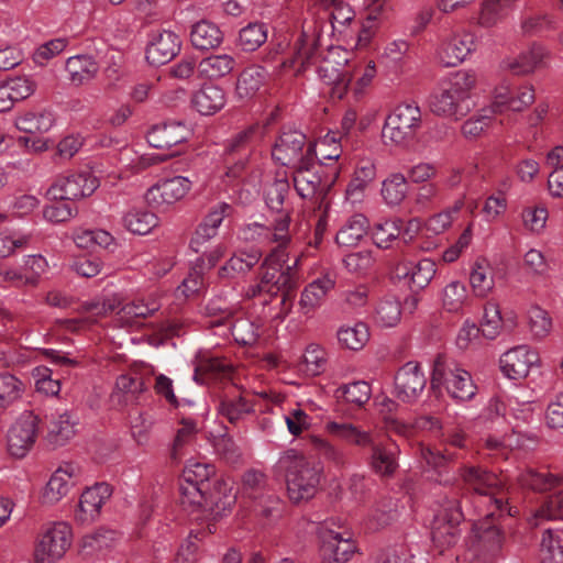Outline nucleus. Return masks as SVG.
<instances>
[{
  "instance_id": "f257e3e1",
  "label": "nucleus",
  "mask_w": 563,
  "mask_h": 563,
  "mask_svg": "<svg viewBox=\"0 0 563 563\" xmlns=\"http://www.w3.org/2000/svg\"><path fill=\"white\" fill-rule=\"evenodd\" d=\"M228 483L216 476V467L208 463L189 462L183 471L179 504L194 520L206 521L209 533L214 523L225 516L235 503Z\"/></svg>"
},
{
  "instance_id": "f03ea898",
  "label": "nucleus",
  "mask_w": 563,
  "mask_h": 563,
  "mask_svg": "<svg viewBox=\"0 0 563 563\" xmlns=\"http://www.w3.org/2000/svg\"><path fill=\"white\" fill-rule=\"evenodd\" d=\"M327 2L333 5L331 12L327 9L310 11L309 16L302 22L301 33L296 41L297 57L301 58L302 65L311 63L316 52L322 46V35L328 22L332 30L342 32L341 27L350 24L355 18L354 11L342 0Z\"/></svg>"
},
{
  "instance_id": "7ed1b4c3",
  "label": "nucleus",
  "mask_w": 563,
  "mask_h": 563,
  "mask_svg": "<svg viewBox=\"0 0 563 563\" xmlns=\"http://www.w3.org/2000/svg\"><path fill=\"white\" fill-rule=\"evenodd\" d=\"M296 64H299L297 71H303L310 65L318 64V76L325 85L330 86L329 93L331 98L341 100L346 95L352 80V71L349 66V52L346 49L340 46H330L325 54H322L320 46L312 62L302 65L301 58L297 57L295 44L294 56L282 60L279 66L282 68H292Z\"/></svg>"
},
{
  "instance_id": "20e7f679",
  "label": "nucleus",
  "mask_w": 563,
  "mask_h": 563,
  "mask_svg": "<svg viewBox=\"0 0 563 563\" xmlns=\"http://www.w3.org/2000/svg\"><path fill=\"white\" fill-rule=\"evenodd\" d=\"M316 148L314 145L308 144L306 147V157L301 159L300 164L292 169V181L297 194L303 198L316 197L318 208L324 207V213L329 208L327 195L333 184L339 177V167L332 166L329 172L321 162L314 161Z\"/></svg>"
},
{
  "instance_id": "39448f33",
  "label": "nucleus",
  "mask_w": 563,
  "mask_h": 563,
  "mask_svg": "<svg viewBox=\"0 0 563 563\" xmlns=\"http://www.w3.org/2000/svg\"><path fill=\"white\" fill-rule=\"evenodd\" d=\"M276 468L285 473L287 493L294 504L311 499L318 489L322 468L295 449L285 451Z\"/></svg>"
},
{
  "instance_id": "423d86ee",
  "label": "nucleus",
  "mask_w": 563,
  "mask_h": 563,
  "mask_svg": "<svg viewBox=\"0 0 563 563\" xmlns=\"http://www.w3.org/2000/svg\"><path fill=\"white\" fill-rule=\"evenodd\" d=\"M475 81V75L471 71L455 73L440 91L431 96L432 113L456 121L467 115L474 107L470 99V91L474 88Z\"/></svg>"
},
{
  "instance_id": "0eeeda50",
  "label": "nucleus",
  "mask_w": 563,
  "mask_h": 563,
  "mask_svg": "<svg viewBox=\"0 0 563 563\" xmlns=\"http://www.w3.org/2000/svg\"><path fill=\"white\" fill-rule=\"evenodd\" d=\"M260 140L261 128L252 124L225 142L222 159L227 177L238 179L244 175Z\"/></svg>"
},
{
  "instance_id": "6e6552de",
  "label": "nucleus",
  "mask_w": 563,
  "mask_h": 563,
  "mask_svg": "<svg viewBox=\"0 0 563 563\" xmlns=\"http://www.w3.org/2000/svg\"><path fill=\"white\" fill-rule=\"evenodd\" d=\"M430 386L433 391H440L444 386L449 395L459 401L470 400L476 394L471 374L441 355L434 361Z\"/></svg>"
},
{
  "instance_id": "1a4fd4ad",
  "label": "nucleus",
  "mask_w": 563,
  "mask_h": 563,
  "mask_svg": "<svg viewBox=\"0 0 563 563\" xmlns=\"http://www.w3.org/2000/svg\"><path fill=\"white\" fill-rule=\"evenodd\" d=\"M500 517L501 514L496 517L490 512L473 526L470 551L483 563L493 562L501 552L505 533L499 521Z\"/></svg>"
},
{
  "instance_id": "9d476101",
  "label": "nucleus",
  "mask_w": 563,
  "mask_h": 563,
  "mask_svg": "<svg viewBox=\"0 0 563 563\" xmlns=\"http://www.w3.org/2000/svg\"><path fill=\"white\" fill-rule=\"evenodd\" d=\"M463 512L457 499L448 500L437 512L431 527V540L440 554L453 548L460 540Z\"/></svg>"
},
{
  "instance_id": "9b49d317",
  "label": "nucleus",
  "mask_w": 563,
  "mask_h": 563,
  "mask_svg": "<svg viewBox=\"0 0 563 563\" xmlns=\"http://www.w3.org/2000/svg\"><path fill=\"white\" fill-rule=\"evenodd\" d=\"M421 126V111L416 102H404L386 118L383 137L395 144L412 140Z\"/></svg>"
},
{
  "instance_id": "f8f14e48",
  "label": "nucleus",
  "mask_w": 563,
  "mask_h": 563,
  "mask_svg": "<svg viewBox=\"0 0 563 563\" xmlns=\"http://www.w3.org/2000/svg\"><path fill=\"white\" fill-rule=\"evenodd\" d=\"M99 187V180L88 172H73L59 175L47 189L51 199L75 201L91 196Z\"/></svg>"
},
{
  "instance_id": "ddd939ff",
  "label": "nucleus",
  "mask_w": 563,
  "mask_h": 563,
  "mask_svg": "<svg viewBox=\"0 0 563 563\" xmlns=\"http://www.w3.org/2000/svg\"><path fill=\"white\" fill-rule=\"evenodd\" d=\"M70 544V526L55 523L42 534L35 549V563H55L65 555Z\"/></svg>"
},
{
  "instance_id": "4468645a",
  "label": "nucleus",
  "mask_w": 563,
  "mask_h": 563,
  "mask_svg": "<svg viewBox=\"0 0 563 563\" xmlns=\"http://www.w3.org/2000/svg\"><path fill=\"white\" fill-rule=\"evenodd\" d=\"M41 419L33 411H24L7 435L8 451L18 459L24 457L35 443Z\"/></svg>"
},
{
  "instance_id": "2eb2a0df",
  "label": "nucleus",
  "mask_w": 563,
  "mask_h": 563,
  "mask_svg": "<svg viewBox=\"0 0 563 563\" xmlns=\"http://www.w3.org/2000/svg\"><path fill=\"white\" fill-rule=\"evenodd\" d=\"M395 396L402 402L412 404L422 394L427 378L417 362H407L394 378Z\"/></svg>"
},
{
  "instance_id": "dca6fc26",
  "label": "nucleus",
  "mask_w": 563,
  "mask_h": 563,
  "mask_svg": "<svg viewBox=\"0 0 563 563\" xmlns=\"http://www.w3.org/2000/svg\"><path fill=\"white\" fill-rule=\"evenodd\" d=\"M320 555L323 563H346L356 550V545L350 536L321 527Z\"/></svg>"
},
{
  "instance_id": "f3484780",
  "label": "nucleus",
  "mask_w": 563,
  "mask_h": 563,
  "mask_svg": "<svg viewBox=\"0 0 563 563\" xmlns=\"http://www.w3.org/2000/svg\"><path fill=\"white\" fill-rule=\"evenodd\" d=\"M500 369L510 379L526 378L533 366L540 365L539 353L528 345H518L500 357Z\"/></svg>"
},
{
  "instance_id": "a211bd4d",
  "label": "nucleus",
  "mask_w": 563,
  "mask_h": 563,
  "mask_svg": "<svg viewBox=\"0 0 563 563\" xmlns=\"http://www.w3.org/2000/svg\"><path fill=\"white\" fill-rule=\"evenodd\" d=\"M306 135L299 131L283 132L276 141L272 156L283 166L294 168L306 157Z\"/></svg>"
},
{
  "instance_id": "6ab92c4d",
  "label": "nucleus",
  "mask_w": 563,
  "mask_h": 563,
  "mask_svg": "<svg viewBox=\"0 0 563 563\" xmlns=\"http://www.w3.org/2000/svg\"><path fill=\"white\" fill-rule=\"evenodd\" d=\"M190 187L191 181L183 176L163 179L147 189L145 199L156 208L169 206L183 199Z\"/></svg>"
},
{
  "instance_id": "aec40b11",
  "label": "nucleus",
  "mask_w": 563,
  "mask_h": 563,
  "mask_svg": "<svg viewBox=\"0 0 563 563\" xmlns=\"http://www.w3.org/2000/svg\"><path fill=\"white\" fill-rule=\"evenodd\" d=\"M475 49L474 35L468 32L445 35L438 48V59L445 67H455Z\"/></svg>"
},
{
  "instance_id": "412c9836",
  "label": "nucleus",
  "mask_w": 563,
  "mask_h": 563,
  "mask_svg": "<svg viewBox=\"0 0 563 563\" xmlns=\"http://www.w3.org/2000/svg\"><path fill=\"white\" fill-rule=\"evenodd\" d=\"M180 49L179 37L170 31H158L152 34L146 47V59L153 66H162L170 62Z\"/></svg>"
},
{
  "instance_id": "4be33fe9",
  "label": "nucleus",
  "mask_w": 563,
  "mask_h": 563,
  "mask_svg": "<svg viewBox=\"0 0 563 563\" xmlns=\"http://www.w3.org/2000/svg\"><path fill=\"white\" fill-rule=\"evenodd\" d=\"M289 191L290 185L286 173L283 175L277 173L274 181L267 185L264 191V198L267 208L277 214L274 221H278L287 217L288 227L291 222V208H287L285 203Z\"/></svg>"
},
{
  "instance_id": "5701e85b",
  "label": "nucleus",
  "mask_w": 563,
  "mask_h": 563,
  "mask_svg": "<svg viewBox=\"0 0 563 563\" xmlns=\"http://www.w3.org/2000/svg\"><path fill=\"white\" fill-rule=\"evenodd\" d=\"M268 231L273 230L271 241L277 243V246L267 254L262 262L263 267L277 268L279 271L285 269L288 254L286 247L291 241L288 229L287 217L282 220L274 221L272 228H266Z\"/></svg>"
},
{
  "instance_id": "b1692460",
  "label": "nucleus",
  "mask_w": 563,
  "mask_h": 563,
  "mask_svg": "<svg viewBox=\"0 0 563 563\" xmlns=\"http://www.w3.org/2000/svg\"><path fill=\"white\" fill-rule=\"evenodd\" d=\"M189 131L181 122H166L154 125L146 135L151 146L161 150H168L177 144L187 141Z\"/></svg>"
},
{
  "instance_id": "393cba45",
  "label": "nucleus",
  "mask_w": 563,
  "mask_h": 563,
  "mask_svg": "<svg viewBox=\"0 0 563 563\" xmlns=\"http://www.w3.org/2000/svg\"><path fill=\"white\" fill-rule=\"evenodd\" d=\"M36 84L27 77H14L0 82V112L9 111L18 101L35 91Z\"/></svg>"
},
{
  "instance_id": "a878e982",
  "label": "nucleus",
  "mask_w": 563,
  "mask_h": 563,
  "mask_svg": "<svg viewBox=\"0 0 563 563\" xmlns=\"http://www.w3.org/2000/svg\"><path fill=\"white\" fill-rule=\"evenodd\" d=\"M112 487L107 483H97L87 488L79 500V520H93L100 512L102 505L111 497Z\"/></svg>"
},
{
  "instance_id": "bb28decb",
  "label": "nucleus",
  "mask_w": 563,
  "mask_h": 563,
  "mask_svg": "<svg viewBox=\"0 0 563 563\" xmlns=\"http://www.w3.org/2000/svg\"><path fill=\"white\" fill-rule=\"evenodd\" d=\"M227 102L224 90L213 84H205L191 98L194 108L203 115L220 111Z\"/></svg>"
},
{
  "instance_id": "cd10ccee",
  "label": "nucleus",
  "mask_w": 563,
  "mask_h": 563,
  "mask_svg": "<svg viewBox=\"0 0 563 563\" xmlns=\"http://www.w3.org/2000/svg\"><path fill=\"white\" fill-rule=\"evenodd\" d=\"M369 221L362 213H355L346 219L335 235V242L341 247H354L367 235Z\"/></svg>"
},
{
  "instance_id": "c85d7f7f",
  "label": "nucleus",
  "mask_w": 563,
  "mask_h": 563,
  "mask_svg": "<svg viewBox=\"0 0 563 563\" xmlns=\"http://www.w3.org/2000/svg\"><path fill=\"white\" fill-rule=\"evenodd\" d=\"M190 42L197 49H213L222 44L223 33L216 23L201 20L191 27Z\"/></svg>"
},
{
  "instance_id": "c756f323",
  "label": "nucleus",
  "mask_w": 563,
  "mask_h": 563,
  "mask_svg": "<svg viewBox=\"0 0 563 563\" xmlns=\"http://www.w3.org/2000/svg\"><path fill=\"white\" fill-rule=\"evenodd\" d=\"M235 66L236 60L232 55H210L199 62L197 71L202 78L217 80L231 74Z\"/></svg>"
},
{
  "instance_id": "7c9ffc66",
  "label": "nucleus",
  "mask_w": 563,
  "mask_h": 563,
  "mask_svg": "<svg viewBox=\"0 0 563 563\" xmlns=\"http://www.w3.org/2000/svg\"><path fill=\"white\" fill-rule=\"evenodd\" d=\"M98 70V63L90 55H76L66 60L68 78L75 86L84 85L93 79Z\"/></svg>"
},
{
  "instance_id": "2f4dec72",
  "label": "nucleus",
  "mask_w": 563,
  "mask_h": 563,
  "mask_svg": "<svg viewBox=\"0 0 563 563\" xmlns=\"http://www.w3.org/2000/svg\"><path fill=\"white\" fill-rule=\"evenodd\" d=\"M268 73L260 65H251L242 70L236 81V93L242 99H250L256 95L265 84Z\"/></svg>"
},
{
  "instance_id": "473e14b6",
  "label": "nucleus",
  "mask_w": 563,
  "mask_h": 563,
  "mask_svg": "<svg viewBox=\"0 0 563 563\" xmlns=\"http://www.w3.org/2000/svg\"><path fill=\"white\" fill-rule=\"evenodd\" d=\"M369 449V465L373 471L380 476H393L398 467L395 448L374 441Z\"/></svg>"
},
{
  "instance_id": "72a5a7b5",
  "label": "nucleus",
  "mask_w": 563,
  "mask_h": 563,
  "mask_svg": "<svg viewBox=\"0 0 563 563\" xmlns=\"http://www.w3.org/2000/svg\"><path fill=\"white\" fill-rule=\"evenodd\" d=\"M334 287V280L324 275L307 285L301 292L299 305L305 313L313 311L324 300L329 290Z\"/></svg>"
},
{
  "instance_id": "f704fd0d",
  "label": "nucleus",
  "mask_w": 563,
  "mask_h": 563,
  "mask_svg": "<svg viewBox=\"0 0 563 563\" xmlns=\"http://www.w3.org/2000/svg\"><path fill=\"white\" fill-rule=\"evenodd\" d=\"M55 118L51 111H27L15 119L18 130L29 134H43L54 125Z\"/></svg>"
},
{
  "instance_id": "c9c22d12",
  "label": "nucleus",
  "mask_w": 563,
  "mask_h": 563,
  "mask_svg": "<svg viewBox=\"0 0 563 563\" xmlns=\"http://www.w3.org/2000/svg\"><path fill=\"white\" fill-rule=\"evenodd\" d=\"M460 476L467 487L479 495H488L489 489L496 485V476L481 467L470 466L460 470Z\"/></svg>"
},
{
  "instance_id": "e433bc0d",
  "label": "nucleus",
  "mask_w": 563,
  "mask_h": 563,
  "mask_svg": "<svg viewBox=\"0 0 563 563\" xmlns=\"http://www.w3.org/2000/svg\"><path fill=\"white\" fill-rule=\"evenodd\" d=\"M521 487L533 492H547L558 484V477L545 468L537 470L527 467L517 477Z\"/></svg>"
},
{
  "instance_id": "4c0bfd02",
  "label": "nucleus",
  "mask_w": 563,
  "mask_h": 563,
  "mask_svg": "<svg viewBox=\"0 0 563 563\" xmlns=\"http://www.w3.org/2000/svg\"><path fill=\"white\" fill-rule=\"evenodd\" d=\"M76 421L68 412L60 413L52 421L46 440L52 448L65 445L75 435Z\"/></svg>"
},
{
  "instance_id": "58836bf2",
  "label": "nucleus",
  "mask_w": 563,
  "mask_h": 563,
  "mask_svg": "<svg viewBox=\"0 0 563 563\" xmlns=\"http://www.w3.org/2000/svg\"><path fill=\"white\" fill-rule=\"evenodd\" d=\"M267 25L263 22H251L239 32L236 45L243 52H255L267 41Z\"/></svg>"
},
{
  "instance_id": "ea45409f",
  "label": "nucleus",
  "mask_w": 563,
  "mask_h": 563,
  "mask_svg": "<svg viewBox=\"0 0 563 563\" xmlns=\"http://www.w3.org/2000/svg\"><path fill=\"white\" fill-rule=\"evenodd\" d=\"M71 473L67 468L59 467L49 478L43 493V501L55 504L66 496L73 485Z\"/></svg>"
},
{
  "instance_id": "a19ab883",
  "label": "nucleus",
  "mask_w": 563,
  "mask_h": 563,
  "mask_svg": "<svg viewBox=\"0 0 563 563\" xmlns=\"http://www.w3.org/2000/svg\"><path fill=\"white\" fill-rule=\"evenodd\" d=\"M218 411L228 419L230 423H236L246 415L254 411L253 402L243 396L229 397L224 396L219 404Z\"/></svg>"
},
{
  "instance_id": "79ce46f5",
  "label": "nucleus",
  "mask_w": 563,
  "mask_h": 563,
  "mask_svg": "<svg viewBox=\"0 0 563 563\" xmlns=\"http://www.w3.org/2000/svg\"><path fill=\"white\" fill-rule=\"evenodd\" d=\"M547 51L543 46L533 44L531 48L507 63V67L515 75L532 73L543 60Z\"/></svg>"
},
{
  "instance_id": "37998d69",
  "label": "nucleus",
  "mask_w": 563,
  "mask_h": 563,
  "mask_svg": "<svg viewBox=\"0 0 563 563\" xmlns=\"http://www.w3.org/2000/svg\"><path fill=\"white\" fill-rule=\"evenodd\" d=\"M397 518V505L393 498L380 499L372 509L367 518V527L378 530L389 526Z\"/></svg>"
},
{
  "instance_id": "c03bdc74",
  "label": "nucleus",
  "mask_w": 563,
  "mask_h": 563,
  "mask_svg": "<svg viewBox=\"0 0 563 563\" xmlns=\"http://www.w3.org/2000/svg\"><path fill=\"white\" fill-rule=\"evenodd\" d=\"M157 223V217L144 209H132L123 217L124 227L134 234H147Z\"/></svg>"
},
{
  "instance_id": "a18cd8bd",
  "label": "nucleus",
  "mask_w": 563,
  "mask_h": 563,
  "mask_svg": "<svg viewBox=\"0 0 563 563\" xmlns=\"http://www.w3.org/2000/svg\"><path fill=\"white\" fill-rule=\"evenodd\" d=\"M517 0H485L479 14V24L490 27L508 15Z\"/></svg>"
},
{
  "instance_id": "49530a36",
  "label": "nucleus",
  "mask_w": 563,
  "mask_h": 563,
  "mask_svg": "<svg viewBox=\"0 0 563 563\" xmlns=\"http://www.w3.org/2000/svg\"><path fill=\"white\" fill-rule=\"evenodd\" d=\"M299 257H297L292 265H286L285 269L280 271L276 282L273 286L268 287L267 294L276 296L278 292L283 294L282 303L285 306L291 299L294 290L297 288V278L295 268L298 265Z\"/></svg>"
},
{
  "instance_id": "de8ad7c7",
  "label": "nucleus",
  "mask_w": 563,
  "mask_h": 563,
  "mask_svg": "<svg viewBox=\"0 0 563 563\" xmlns=\"http://www.w3.org/2000/svg\"><path fill=\"white\" fill-rule=\"evenodd\" d=\"M408 183L400 173H394L383 181L382 196L389 206H398L407 196Z\"/></svg>"
},
{
  "instance_id": "09e8293b",
  "label": "nucleus",
  "mask_w": 563,
  "mask_h": 563,
  "mask_svg": "<svg viewBox=\"0 0 563 563\" xmlns=\"http://www.w3.org/2000/svg\"><path fill=\"white\" fill-rule=\"evenodd\" d=\"M470 283L474 294L478 297H485L493 289L494 279L485 260H477L474 263L470 275Z\"/></svg>"
},
{
  "instance_id": "8fccbe9b",
  "label": "nucleus",
  "mask_w": 563,
  "mask_h": 563,
  "mask_svg": "<svg viewBox=\"0 0 563 563\" xmlns=\"http://www.w3.org/2000/svg\"><path fill=\"white\" fill-rule=\"evenodd\" d=\"M25 385L14 375L5 372L0 374V408H5L19 400Z\"/></svg>"
},
{
  "instance_id": "3c124183",
  "label": "nucleus",
  "mask_w": 563,
  "mask_h": 563,
  "mask_svg": "<svg viewBox=\"0 0 563 563\" xmlns=\"http://www.w3.org/2000/svg\"><path fill=\"white\" fill-rule=\"evenodd\" d=\"M335 394L338 397L342 396L346 402L361 408L371 399L372 387L365 380H357L340 386Z\"/></svg>"
},
{
  "instance_id": "603ef678",
  "label": "nucleus",
  "mask_w": 563,
  "mask_h": 563,
  "mask_svg": "<svg viewBox=\"0 0 563 563\" xmlns=\"http://www.w3.org/2000/svg\"><path fill=\"white\" fill-rule=\"evenodd\" d=\"M369 339V332L365 323L358 322L354 327H342L338 331V340L346 349L358 351Z\"/></svg>"
},
{
  "instance_id": "864d4df0",
  "label": "nucleus",
  "mask_w": 563,
  "mask_h": 563,
  "mask_svg": "<svg viewBox=\"0 0 563 563\" xmlns=\"http://www.w3.org/2000/svg\"><path fill=\"white\" fill-rule=\"evenodd\" d=\"M437 272L435 263L430 258H422L413 263L411 271L409 287L413 292L424 289Z\"/></svg>"
},
{
  "instance_id": "5fc2aeb1",
  "label": "nucleus",
  "mask_w": 563,
  "mask_h": 563,
  "mask_svg": "<svg viewBox=\"0 0 563 563\" xmlns=\"http://www.w3.org/2000/svg\"><path fill=\"white\" fill-rule=\"evenodd\" d=\"M324 364V350L317 344H310L307 346L305 353L302 354L301 362L298 364V368L309 376H316L323 371Z\"/></svg>"
},
{
  "instance_id": "6e6d98bb",
  "label": "nucleus",
  "mask_w": 563,
  "mask_h": 563,
  "mask_svg": "<svg viewBox=\"0 0 563 563\" xmlns=\"http://www.w3.org/2000/svg\"><path fill=\"white\" fill-rule=\"evenodd\" d=\"M402 220L385 221L377 223L372 231V240L379 249H388L390 243L401 234Z\"/></svg>"
},
{
  "instance_id": "4d7b16f0",
  "label": "nucleus",
  "mask_w": 563,
  "mask_h": 563,
  "mask_svg": "<svg viewBox=\"0 0 563 563\" xmlns=\"http://www.w3.org/2000/svg\"><path fill=\"white\" fill-rule=\"evenodd\" d=\"M540 562L563 563V545L561 544L560 536L558 533L554 534L550 529L542 536Z\"/></svg>"
},
{
  "instance_id": "13d9d810",
  "label": "nucleus",
  "mask_w": 563,
  "mask_h": 563,
  "mask_svg": "<svg viewBox=\"0 0 563 563\" xmlns=\"http://www.w3.org/2000/svg\"><path fill=\"white\" fill-rule=\"evenodd\" d=\"M377 406L379 415L388 430L395 431L400 435H406L409 432V426L398 420L395 415L399 408V405L395 400L384 397Z\"/></svg>"
},
{
  "instance_id": "bf43d9fd",
  "label": "nucleus",
  "mask_w": 563,
  "mask_h": 563,
  "mask_svg": "<svg viewBox=\"0 0 563 563\" xmlns=\"http://www.w3.org/2000/svg\"><path fill=\"white\" fill-rule=\"evenodd\" d=\"M117 391L114 395L122 394L124 401H134L139 395L146 390L145 383L141 376L122 374L115 382Z\"/></svg>"
},
{
  "instance_id": "052dcab7",
  "label": "nucleus",
  "mask_w": 563,
  "mask_h": 563,
  "mask_svg": "<svg viewBox=\"0 0 563 563\" xmlns=\"http://www.w3.org/2000/svg\"><path fill=\"white\" fill-rule=\"evenodd\" d=\"M401 317L400 302L395 297H385L376 307V321L382 327L396 325Z\"/></svg>"
},
{
  "instance_id": "680f3d73",
  "label": "nucleus",
  "mask_w": 563,
  "mask_h": 563,
  "mask_svg": "<svg viewBox=\"0 0 563 563\" xmlns=\"http://www.w3.org/2000/svg\"><path fill=\"white\" fill-rule=\"evenodd\" d=\"M114 539L115 532L113 530L98 529L82 538L81 551L85 555H91L97 551L109 548Z\"/></svg>"
},
{
  "instance_id": "e2e57ef3",
  "label": "nucleus",
  "mask_w": 563,
  "mask_h": 563,
  "mask_svg": "<svg viewBox=\"0 0 563 563\" xmlns=\"http://www.w3.org/2000/svg\"><path fill=\"white\" fill-rule=\"evenodd\" d=\"M54 202L43 210L44 218L52 223L66 222L78 212L74 202L67 199H53Z\"/></svg>"
},
{
  "instance_id": "0e129e2a",
  "label": "nucleus",
  "mask_w": 563,
  "mask_h": 563,
  "mask_svg": "<svg viewBox=\"0 0 563 563\" xmlns=\"http://www.w3.org/2000/svg\"><path fill=\"white\" fill-rule=\"evenodd\" d=\"M262 258L260 249H251L249 251H239L233 254L229 260V264L234 269L235 274L241 277L249 273L256 266Z\"/></svg>"
},
{
  "instance_id": "69168bd1",
  "label": "nucleus",
  "mask_w": 563,
  "mask_h": 563,
  "mask_svg": "<svg viewBox=\"0 0 563 563\" xmlns=\"http://www.w3.org/2000/svg\"><path fill=\"white\" fill-rule=\"evenodd\" d=\"M310 443L313 445V448L319 452L321 456L332 462L335 466L342 467L347 463L345 452L342 449L332 445L327 440L318 435H311Z\"/></svg>"
},
{
  "instance_id": "338daca9",
  "label": "nucleus",
  "mask_w": 563,
  "mask_h": 563,
  "mask_svg": "<svg viewBox=\"0 0 563 563\" xmlns=\"http://www.w3.org/2000/svg\"><path fill=\"white\" fill-rule=\"evenodd\" d=\"M466 299V288L460 282L450 283L443 290V306L450 312L461 309Z\"/></svg>"
},
{
  "instance_id": "774afa93",
  "label": "nucleus",
  "mask_w": 563,
  "mask_h": 563,
  "mask_svg": "<svg viewBox=\"0 0 563 563\" xmlns=\"http://www.w3.org/2000/svg\"><path fill=\"white\" fill-rule=\"evenodd\" d=\"M530 331L537 339L547 336L551 330L552 321L548 312L539 307L529 310Z\"/></svg>"
}]
</instances>
